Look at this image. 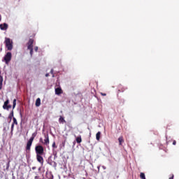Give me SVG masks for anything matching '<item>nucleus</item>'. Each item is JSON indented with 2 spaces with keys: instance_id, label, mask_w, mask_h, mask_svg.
I'll return each instance as SVG.
<instances>
[{
  "instance_id": "1",
  "label": "nucleus",
  "mask_w": 179,
  "mask_h": 179,
  "mask_svg": "<svg viewBox=\"0 0 179 179\" xmlns=\"http://www.w3.org/2000/svg\"><path fill=\"white\" fill-rule=\"evenodd\" d=\"M36 136H37V132L32 134L31 137L27 143L26 150H30L31 149V145H33V141H34Z\"/></svg>"
},
{
  "instance_id": "2",
  "label": "nucleus",
  "mask_w": 179,
  "mask_h": 179,
  "mask_svg": "<svg viewBox=\"0 0 179 179\" xmlns=\"http://www.w3.org/2000/svg\"><path fill=\"white\" fill-rule=\"evenodd\" d=\"M34 43V39L30 38L27 43V49L30 51V55H33V44Z\"/></svg>"
},
{
  "instance_id": "3",
  "label": "nucleus",
  "mask_w": 179,
  "mask_h": 179,
  "mask_svg": "<svg viewBox=\"0 0 179 179\" xmlns=\"http://www.w3.org/2000/svg\"><path fill=\"white\" fill-rule=\"evenodd\" d=\"M12 59V53L10 52H8L6 55L3 57V60L5 61V63L6 65L10 62V60Z\"/></svg>"
},
{
  "instance_id": "4",
  "label": "nucleus",
  "mask_w": 179,
  "mask_h": 179,
  "mask_svg": "<svg viewBox=\"0 0 179 179\" xmlns=\"http://www.w3.org/2000/svg\"><path fill=\"white\" fill-rule=\"evenodd\" d=\"M35 152L36 155H44V148L43 145H36L35 147Z\"/></svg>"
},
{
  "instance_id": "5",
  "label": "nucleus",
  "mask_w": 179,
  "mask_h": 179,
  "mask_svg": "<svg viewBox=\"0 0 179 179\" xmlns=\"http://www.w3.org/2000/svg\"><path fill=\"white\" fill-rule=\"evenodd\" d=\"M6 47L8 49V51H12L13 48V45L12 44V42L10 41V38H6Z\"/></svg>"
},
{
  "instance_id": "6",
  "label": "nucleus",
  "mask_w": 179,
  "mask_h": 179,
  "mask_svg": "<svg viewBox=\"0 0 179 179\" xmlns=\"http://www.w3.org/2000/svg\"><path fill=\"white\" fill-rule=\"evenodd\" d=\"M3 110H9V108H12V105L9 104V99H7L3 105Z\"/></svg>"
},
{
  "instance_id": "7",
  "label": "nucleus",
  "mask_w": 179,
  "mask_h": 179,
  "mask_svg": "<svg viewBox=\"0 0 179 179\" xmlns=\"http://www.w3.org/2000/svg\"><path fill=\"white\" fill-rule=\"evenodd\" d=\"M44 141L43 145H45V146H48L50 145V137L48 136V134H44Z\"/></svg>"
},
{
  "instance_id": "8",
  "label": "nucleus",
  "mask_w": 179,
  "mask_h": 179,
  "mask_svg": "<svg viewBox=\"0 0 179 179\" xmlns=\"http://www.w3.org/2000/svg\"><path fill=\"white\" fill-rule=\"evenodd\" d=\"M42 155L36 154V160L38 162V163H41V164H44V158L41 156Z\"/></svg>"
},
{
  "instance_id": "9",
  "label": "nucleus",
  "mask_w": 179,
  "mask_h": 179,
  "mask_svg": "<svg viewBox=\"0 0 179 179\" xmlns=\"http://www.w3.org/2000/svg\"><path fill=\"white\" fill-rule=\"evenodd\" d=\"M127 90L126 87H122V85H120L118 87V91L117 94H120V93H124Z\"/></svg>"
},
{
  "instance_id": "10",
  "label": "nucleus",
  "mask_w": 179,
  "mask_h": 179,
  "mask_svg": "<svg viewBox=\"0 0 179 179\" xmlns=\"http://www.w3.org/2000/svg\"><path fill=\"white\" fill-rule=\"evenodd\" d=\"M13 124L11 125V132L13 131V128H15V125H17V120H16V117H13Z\"/></svg>"
},
{
  "instance_id": "11",
  "label": "nucleus",
  "mask_w": 179,
  "mask_h": 179,
  "mask_svg": "<svg viewBox=\"0 0 179 179\" xmlns=\"http://www.w3.org/2000/svg\"><path fill=\"white\" fill-rule=\"evenodd\" d=\"M1 30H8V24L3 23L0 24Z\"/></svg>"
},
{
  "instance_id": "12",
  "label": "nucleus",
  "mask_w": 179,
  "mask_h": 179,
  "mask_svg": "<svg viewBox=\"0 0 179 179\" xmlns=\"http://www.w3.org/2000/svg\"><path fill=\"white\" fill-rule=\"evenodd\" d=\"M55 94H57V95L62 94V89H61L60 87L56 88Z\"/></svg>"
},
{
  "instance_id": "13",
  "label": "nucleus",
  "mask_w": 179,
  "mask_h": 179,
  "mask_svg": "<svg viewBox=\"0 0 179 179\" xmlns=\"http://www.w3.org/2000/svg\"><path fill=\"white\" fill-rule=\"evenodd\" d=\"M41 105V99H40V98H38L36 101L35 106L36 107H40Z\"/></svg>"
},
{
  "instance_id": "14",
  "label": "nucleus",
  "mask_w": 179,
  "mask_h": 179,
  "mask_svg": "<svg viewBox=\"0 0 179 179\" xmlns=\"http://www.w3.org/2000/svg\"><path fill=\"white\" fill-rule=\"evenodd\" d=\"M59 124H64V122H66V121L65 120L64 117L60 116L59 118Z\"/></svg>"
},
{
  "instance_id": "15",
  "label": "nucleus",
  "mask_w": 179,
  "mask_h": 179,
  "mask_svg": "<svg viewBox=\"0 0 179 179\" xmlns=\"http://www.w3.org/2000/svg\"><path fill=\"white\" fill-rule=\"evenodd\" d=\"M119 141V145L121 146V145H122V143H124V137L120 136L118 138Z\"/></svg>"
},
{
  "instance_id": "16",
  "label": "nucleus",
  "mask_w": 179,
  "mask_h": 179,
  "mask_svg": "<svg viewBox=\"0 0 179 179\" xmlns=\"http://www.w3.org/2000/svg\"><path fill=\"white\" fill-rule=\"evenodd\" d=\"M77 143H82V136H79L76 138V139Z\"/></svg>"
},
{
  "instance_id": "17",
  "label": "nucleus",
  "mask_w": 179,
  "mask_h": 179,
  "mask_svg": "<svg viewBox=\"0 0 179 179\" xmlns=\"http://www.w3.org/2000/svg\"><path fill=\"white\" fill-rule=\"evenodd\" d=\"M100 135H101V133L98 131L96 134V141H100Z\"/></svg>"
},
{
  "instance_id": "18",
  "label": "nucleus",
  "mask_w": 179,
  "mask_h": 179,
  "mask_svg": "<svg viewBox=\"0 0 179 179\" xmlns=\"http://www.w3.org/2000/svg\"><path fill=\"white\" fill-rule=\"evenodd\" d=\"M15 107H16V99H13V110H15Z\"/></svg>"
},
{
  "instance_id": "19",
  "label": "nucleus",
  "mask_w": 179,
  "mask_h": 179,
  "mask_svg": "<svg viewBox=\"0 0 179 179\" xmlns=\"http://www.w3.org/2000/svg\"><path fill=\"white\" fill-rule=\"evenodd\" d=\"M8 118H9V120H12V118H13V110L9 114Z\"/></svg>"
},
{
  "instance_id": "20",
  "label": "nucleus",
  "mask_w": 179,
  "mask_h": 179,
  "mask_svg": "<svg viewBox=\"0 0 179 179\" xmlns=\"http://www.w3.org/2000/svg\"><path fill=\"white\" fill-rule=\"evenodd\" d=\"M140 178L141 179H146V177L145 176V173H143L142 172L140 173Z\"/></svg>"
},
{
  "instance_id": "21",
  "label": "nucleus",
  "mask_w": 179,
  "mask_h": 179,
  "mask_svg": "<svg viewBox=\"0 0 179 179\" xmlns=\"http://www.w3.org/2000/svg\"><path fill=\"white\" fill-rule=\"evenodd\" d=\"M52 148H53V149H57V145H55V142H53L52 145Z\"/></svg>"
},
{
  "instance_id": "22",
  "label": "nucleus",
  "mask_w": 179,
  "mask_h": 179,
  "mask_svg": "<svg viewBox=\"0 0 179 179\" xmlns=\"http://www.w3.org/2000/svg\"><path fill=\"white\" fill-rule=\"evenodd\" d=\"M50 73L52 75V78H54V76H54V69H52L50 70Z\"/></svg>"
},
{
  "instance_id": "23",
  "label": "nucleus",
  "mask_w": 179,
  "mask_h": 179,
  "mask_svg": "<svg viewBox=\"0 0 179 179\" xmlns=\"http://www.w3.org/2000/svg\"><path fill=\"white\" fill-rule=\"evenodd\" d=\"M39 142H41V143H43L44 145V141H43V138H41L39 139Z\"/></svg>"
},
{
  "instance_id": "24",
  "label": "nucleus",
  "mask_w": 179,
  "mask_h": 179,
  "mask_svg": "<svg viewBox=\"0 0 179 179\" xmlns=\"http://www.w3.org/2000/svg\"><path fill=\"white\" fill-rule=\"evenodd\" d=\"M34 51H36V52H37L38 51V47H35L34 48Z\"/></svg>"
},
{
  "instance_id": "25",
  "label": "nucleus",
  "mask_w": 179,
  "mask_h": 179,
  "mask_svg": "<svg viewBox=\"0 0 179 179\" xmlns=\"http://www.w3.org/2000/svg\"><path fill=\"white\" fill-rule=\"evenodd\" d=\"M49 179H54V176L50 174Z\"/></svg>"
},
{
  "instance_id": "26",
  "label": "nucleus",
  "mask_w": 179,
  "mask_h": 179,
  "mask_svg": "<svg viewBox=\"0 0 179 179\" xmlns=\"http://www.w3.org/2000/svg\"><path fill=\"white\" fill-rule=\"evenodd\" d=\"M34 179H41V178H40V176H36L34 177Z\"/></svg>"
},
{
  "instance_id": "27",
  "label": "nucleus",
  "mask_w": 179,
  "mask_h": 179,
  "mask_svg": "<svg viewBox=\"0 0 179 179\" xmlns=\"http://www.w3.org/2000/svg\"><path fill=\"white\" fill-rule=\"evenodd\" d=\"M101 96H107V94L101 92Z\"/></svg>"
},
{
  "instance_id": "28",
  "label": "nucleus",
  "mask_w": 179,
  "mask_h": 179,
  "mask_svg": "<svg viewBox=\"0 0 179 179\" xmlns=\"http://www.w3.org/2000/svg\"><path fill=\"white\" fill-rule=\"evenodd\" d=\"M173 145H177V141H176V140L173 141Z\"/></svg>"
},
{
  "instance_id": "29",
  "label": "nucleus",
  "mask_w": 179,
  "mask_h": 179,
  "mask_svg": "<svg viewBox=\"0 0 179 179\" xmlns=\"http://www.w3.org/2000/svg\"><path fill=\"white\" fill-rule=\"evenodd\" d=\"M48 76H50V73H46V74H45V77H46V78H48Z\"/></svg>"
},
{
  "instance_id": "30",
  "label": "nucleus",
  "mask_w": 179,
  "mask_h": 179,
  "mask_svg": "<svg viewBox=\"0 0 179 179\" xmlns=\"http://www.w3.org/2000/svg\"><path fill=\"white\" fill-rule=\"evenodd\" d=\"M169 179H174V175H172V177L169 178Z\"/></svg>"
},
{
  "instance_id": "31",
  "label": "nucleus",
  "mask_w": 179,
  "mask_h": 179,
  "mask_svg": "<svg viewBox=\"0 0 179 179\" xmlns=\"http://www.w3.org/2000/svg\"><path fill=\"white\" fill-rule=\"evenodd\" d=\"M7 167H9V162H8V164H7Z\"/></svg>"
},
{
  "instance_id": "32",
  "label": "nucleus",
  "mask_w": 179,
  "mask_h": 179,
  "mask_svg": "<svg viewBox=\"0 0 179 179\" xmlns=\"http://www.w3.org/2000/svg\"><path fill=\"white\" fill-rule=\"evenodd\" d=\"M120 176H117V178H119Z\"/></svg>"
},
{
  "instance_id": "33",
  "label": "nucleus",
  "mask_w": 179,
  "mask_h": 179,
  "mask_svg": "<svg viewBox=\"0 0 179 179\" xmlns=\"http://www.w3.org/2000/svg\"><path fill=\"white\" fill-rule=\"evenodd\" d=\"M0 22H1V18H0Z\"/></svg>"
}]
</instances>
